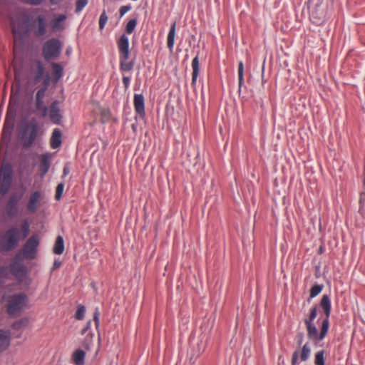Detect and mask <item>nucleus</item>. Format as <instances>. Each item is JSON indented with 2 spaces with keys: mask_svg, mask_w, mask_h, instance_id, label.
Returning <instances> with one entry per match:
<instances>
[{
  "mask_svg": "<svg viewBox=\"0 0 365 365\" xmlns=\"http://www.w3.org/2000/svg\"><path fill=\"white\" fill-rule=\"evenodd\" d=\"M61 265V262H55L53 264L54 267H58Z\"/></svg>",
  "mask_w": 365,
  "mask_h": 365,
  "instance_id": "nucleus-49",
  "label": "nucleus"
},
{
  "mask_svg": "<svg viewBox=\"0 0 365 365\" xmlns=\"http://www.w3.org/2000/svg\"><path fill=\"white\" fill-rule=\"evenodd\" d=\"M93 338V334L91 332H89L86 335V336L83 342V346L84 348H86V349H89V346L92 342Z\"/></svg>",
  "mask_w": 365,
  "mask_h": 365,
  "instance_id": "nucleus-37",
  "label": "nucleus"
},
{
  "mask_svg": "<svg viewBox=\"0 0 365 365\" xmlns=\"http://www.w3.org/2000/svg\"><path fill=\"white\" fill-rule=\"evenodd\" d=\"M18 199L15 195H13L10 197L9 200L8 201V203L6 205V212L7 215L10 217L15 216L18 210L16 207Z\"/></svg>",
  "mask_w": 365,
  "mask_h": 365,
  "instance_id": "nucleus-20",
  "label": "nucleus"
},
{
  "mask_svg": "<svg viewBox=\"0 0 365 365\" xmlns=\"http://www.w3.org/2000/svg\"><path fill=\"white\" fill-rule=\"evenodd\" d=\"M86 352L82 349H76L73 354V360L76 365L85 364Z\"/></svg>",
  "mask_w": 365,
  "mask_h": 365,
  "instance_id": "nucleus-26",
  "label": "nucleus"
},
{
  "mask_svg": "<svg viewBox=\"0 0 365 365\" xmlns=\"http://www.w3.org/2000/svg\"><path fill=\"white\" fill-rule=\"evenodd\" d=\"M45 90L41 88L36 93V108L38 110H41L42 112V116H46L47 115V108L43 105V98L44 96Z\"/></svg>",
  "mask_w": 365,
  "mask_h": 365,
  "instance_id": "nucleus-18",
  "label": "nucleus"
},
{
  "mask_svg": "<svg viewBox=\"0 0 365 365\" xmlns=\"http://www.w3.org/2000/svg\"><path fill=\"white\" fill-rule=\"evenodd\" d=\"M12 179V170L9 165L2 168L0 175V194L5 195L10 189Z\"/></svg>",
  "mask_w": 365,
  "mask_h": 365,
  "instance_id": "nucleus-10",
  "label": "nucleus"
},
{
  "mask_svg": "<svg viewBox=\"0 0 365 365\" xmlns=\"http://www.w3.org/2000/svg\"><path fill=\"white\" fill-rule=\"evenodd\" d=\"M310 354L311 349L309 344V343H306L301 350L297 349L293 352L292 356V365L299 364V357H300L302 361H307L309 358Z\"/></svg>",
  "mask_w": 365,
  "mask_h": 365,
  "instance_id": "nucleus-11",
  "label": "nucleus"
},
{
  "mask_svg": "<svg viewBox=\"0 0 365 365\" xmlns=\"http://www.w3.org/2000/svg\"><path fill=\"white\" fill-rule=\"evenodd\" d=\"M43 194L41 191H33L29 198L26 205V210L29 213H35L43 205Z\"/></svg>",
  "mask_w": 365,
  "mask_h": 365,
  "instance_id": "nucleus-9",
  "label": "nucleus"
},
{
  "mask_svg": "<svg viewBox=\"0 0 365 365\" xmlns=\"http://www.w3.org/2000/svg\"><path fill=\"white\" fill-rule=\"evenodd\" d=\"M86 308L83 305H78L75 313V318L77 320H82L85 317Z\"/></svg>",
  "mask_w": 365,
  "mask_h": 365,
  "instance_id": "nucleus-31",
  "label": "nucleus"
},
{
  "mask_svg": "<svg viewBox=\"0 0 365 365\" xmlns=\"http://www.w3.org/2000/svg\"><path fill=\"white\" fill-rule=\"evenodd\" d=\"M39 245V237L38 235H34L30 237L24 244L21 251L16 255V257H19L20 255L26 259H33L36 257L37 247Z\"/></svg>",
  "mask_w": 365,
  "mask_h": 365,
  "instance_id": "nucleus-8",
  "label": "nucleus"
},
{
  "mask_svg": "<svg viewBox=\"0 0 365 365\" xmlns=\"http://www.w3.org/2000/svg\"><path fill=\"white\" fill-rule=\"evenodd\" d=\"M238 78L239 86H241L244 79V64L242 61H240L238 64Z\"/></svg>",
  "mask_w": 365,
  "mask_h": 365,
  "instance_id": "nucleus-35",
  "label": "nucleus"
},
{
  "mask_svg": "<svg viewBox=\"0 0 365 365\" xmlns=\"http://www.w3.org/2000/svg\"><path fill=\"white\" fill-rule=\"evenodd\" d=\"M108 16L106 15V11H103L99 18V29L103 30L108 21Z\"/></svg>",
  "mask_w": 365,
  "mask_h": 365,
  "instance_id": "nucleus-34",
  "label": "nucleus"
},
{
  "mask_svg": "<svg viewBox=\"0 0 365 365\" xmlns=\"http://www.w3.org/2000/svg\"><path fill=\"white\" fill-rule=\"evenodd\" d=\"M40 125L36 119L21 123L18 133V138L24 148H29L38 138Z\"/></svg>",
  "mask_w": 365,
  "mask_h": 365,
  "instance_id": "nucleus-3",
  "label": "nucleus"
},
{
  "mask_svg": "<svg viewBox=\"0 0 365 365\" xmlns=\"http://www.w3.org/2000/svg\"><path fill=\"white\" fill-rule=\"evenodd\" d=\"M63 189H64V185L63 183H60L57 185V187L56 190V195H55V198L56 200L61 199L63 192Z\"/></svg>",
  "mask_w": 365,
  "mask_h": 365,
  "instance_id": "nucleus-38",
  "label": "nucleus"
},
{
  "mask_svg": "<svg viewBox=\"0 0 365 365\" xmlns=\"http://www.w3.org/2000/svg\"><path fill=\"white\" fill-rule=\"evenodd\" d=\"M137 25V20L135 19L130 20L125 27V31L128 34H130L135 30Z\"/></svg>",
  "mask_w": 365,
  "mask_h": 365,
  "instance_id": "nucleus-33",
  "label": "nucleus"
},
{
  "mask_svg": "<svg viewBox=\"0 0 365 365\" xmlns=\"http://www.w3.org/2000/svg\"><path fill=\"white\" fill-rule=\"evenodd\" d=\"M29 234V224L26 220L22 223L21 228L16 226L9 227L1 236L0 245L3 250L11 251L16 247L21 240Z\"/></svg>",
  "mask_w": 365,
  "mask_h": 365,
  "instance_id": "nucleus-2",
  "label": "nucleus"
},
{
  "mask_svg": "<svg viewBox=\"0 0 365 365\" xmlns=\"http://www.w3.org/2000/svg\"><path fill=\"white\" fill-rule=\"evenodd\" d=\"M323 289V285L315 284L310 290V297L314 298L317 297Z\"/></svg>",
  "mask_w": 365,
  "mask_h": 365,
  "instance_id": "nucleus-32",
  "label": "nucleus"
},
{
  "mask_svg": "<svg viewBox=\"0 0 365 365\" xmlns=\"http://www.w3.org/2000/svg\"><path fill=\"white\" fill-rule=\"evenodd\" d=\"M131 7L130 6H122L119 9V13L120 16L125 15L128 11H130Z\"/></svg>",
  "mask_w": 365,
  "mask_h": 365,
  "instance_id": "nucleus-43",
  "label": "nucleus"
},
{
  "mask_svg": "<svg viewBox=\"0 0 365 365\" xmlns=\"http://www.w3.org/2000/svg\"><path fill=\"white\" fill-rule=\"evenodd\" d=\"M329 2L330 0H309V19L314 24L320 25L325 21Z\"/></svg>",
  "mask_w": 365,
  "mask_h": 365,
  "instance_id": "nucleus-4",
  "label": "nucleus"
},
{
  "mask_svg": "<svg viewBox=\"0 0 365 365\" xmlns=\"http://www.w3.org/2000/svg\"><path fill=\"white\" fill-rule=\"evenodd\" d=\"M315 365H324V352L323 350L319 351L315 354Z\"/></svg>",
  "mask_w": 365,
  "mask_h": 365,
  "instance_id": "nucleus-30",
  "label": "nucleus"
},
{
  "mask_svg": "<svg viewBox=\"0 0 365 365\" xmlns=\"http://www.w3.org/2000/svg\"><path fill=\"white\" fill-rule=\"evenodd\" d=\"M32 27L36 36H43L46 34L47 23L44 16L39 15L33 21Z\"/></svg>",
  "mask_w": 365,
  "mask_h": 365,
  "instance_id": "nucleus-12",
  "label": "nucleus"
},
{
  "mask_svg": "<svg viewBox=\"0 0 365 365\" xmlns=\"http://www.w3.org/2000/svg\"><path fill=\"white\" fill-rule=\"evenodd\" d=\"M62 48L61 42L55 38L46 41L43 46L42 53L44 59L49 61L58 57Z\"/></svg>",
  "mask_w": 365,
  "mask_h": 365,
  "instance_id": "nucleus-6",
  "label": "nucleus"
},
{
  "mask_svg": "<svg viewBox=\"0 0 365 365\" xmlns=\"http://www.w3.org/2000/svg\"><path fill=\"white\" fill-rule=\"evenodd\" d=\"M52 69L55 81H58L63 76V67L57 63H53Z\"/></svg>",
  "mask_w": 365,
  "mask_h": 365,
  "instance_id": "nucleus-28",
  "label": "nucleus"
},
{
  "mask_svg": "<svg viewBox=\"0 0 365 365\" xmlns=\"http://www.w3.org/2000/svg\"><path fill=\"white\" fill-rule=\"evenodd\" d=\"M10 269L12 274L16 278H22L26 272L25 266L17 262H13L10 264Z\"/></svg>",
  "mask_w": 365,
  "mask_h": 365,
  "instance_id": "nucleus-17",
  "label": "nucleus"
},
{
  "mask_svg": "<svg viewBox=\"0 0 365 365\" xmlns=\"http://www.w3.org/2000/svg\"><path fill=\"white\" fill-rule=\"evenodd\" d=\"M11 24H12V31H13V34H14V52L16 53V49H17V46H18V43H21V39L19 37V32L16 28V26L14 23V21H11Z\"/></svg>",
  "mask_w": 365,
  "mask_h": 365,
  "instance_id": "nucleus-29",
  "label": "nucleus"
},
{
  "mask_svg": "<svg viewBox=\"0 0 365 365\" xmlns=\"http://www.w3.org/2000/svg\"><path fill=\"white\" fill-rule=\"evenodd\" d=\"M119 53L120 70L122 72L131 71L135 65V60L129 61V39L127 36L123 34L117 41Z\"/></svg>",
  "mask_w": 365,
  "mask_h": 365,
  "instance_id": "nucleus-5",
  "label": "nucleus"
},
{
  "mask_svg": "<svg viewBox=\"0 0 365 365\" xmlns=\"http://www.w3.org/2000/svg\"><path fill=\"white\" fill-rule=\"evenodd\" d=\"M320 306L322 308L325 318L323 319L321 325L320 332L318 333V330L314 324V320L316 319L317 315V307L314 306L311 310L309 315L307 318L304 319V322L306 325L307 337L310 340L322 341L328 332L329 327V316L331 313V300L328 295H323Z\"/></svg>",
  "mask_w": 365,
  "mask_h": 365,
  "instance_id": "nucleus-1",
  "label": "nucleus"
},
{
  "mask_svg": "<svg viewBox=\"0 0 365 365\" xmlns=\"http://www.w3.org/2000/svg\"><path fill=\"white\" fill-rule=\"evenodd\" d=\"M359 211H361L365 203V188H362V190L359 195Z\"/></svg>",
  "mask_w": 365,
  "mask_h": 365,
  "instance_id": "nucleus-39",
  "label": "nucleus"
},
{
  "mask_svg": "<svg viewBox=\"0 0 365 365\" xmlns=\"http://www.w3.org/2000/svg\"><path fill=\"white\" fill-rule=\"evenodd\" d=\"M8 268L7 267H0V277L1 279L6 278L8 276Z\"/></svg>",
  "mask_w": 365,
  "mask_h": 365,
  "instance_id": "nucleus-41",
  "label": "nucleus"
},
{
  "mask_svg": "<svg viewBox=\"0 0 365 365\" xmlns=\"http://www.w3.org/2000/svg\"><path fill=\"white\" fill-rule=\"evenodd\" d=\"M13 129L9 128H3L2 130V138L3 139H9L11 133H12Z\"/></svg>",
  "mask_w": 365,
  "mask_h": 365,
  "instance_id": "nucleus-40",
  "label": "nucleus"
},
{
  "mask_svg": "<svg viewBox=\"0 0 365 365\" xmlns=\"http://www.w3.org/2000/svg\"><path fill=\"white\" fill-rule=\"evenodd\" d=\"M49 117L52 123L54 124H59L61 123L62 116L60 113L58 103L57 101H54L51 105L49 109Z\"/></svg>",
  "mask_w": 365,
  "mask_h": 365,
  "instance_id": "nucleus-16",
  "label": "nucleus"
},
{
  "mask_svg": "<svg viewBox=\"0 0 365 365\" xmlns=\"http://www.w3.org/2000/svg\"><path fill=\"white\" fill-rule=\"evenodd\" d=\"M87 4L88 0H77L76 3V12L78 13L81 11Z\"/></svg>",
  "mask_w": 365,
  "mask_h": 365,
  "instance_id": "nucleus-36",
  "label": "nucleus"
},
{
  "mask_svg": "<svg viewBox=\"0 0 365 365\" xmlns=\"http://www.w3.org/2000/svg\"><path fill=\"white\" fill-rule=\"evenodd\" d=\"M99 315H100L98 309H96L93 314V320L95 322V325H96V328L98 327L99 324H100Z\"/></svg>",
  "mask_w": 365,
  "mask_h": 365,
  "instance_id": "nucleus-42",
  "label": "nucleus"
},
{
  "mask_svg": "<svg viewBox=\"0 0 365 365\" xmlns=\"http://www.w3.org/2000/svg\"><path fill=\"white\" fill-rule=\"evenodd\" d=\"M133 105L135 112L140 116L145 115V100L142 94H135L133 98Z\"/></svg>",
  "mask_w": 365,
  "mask_h": 365,
  "instance_id": "nucleus-15",
  "label": "nucleus"
},
{
  "mask_svg": "<svg viewBox=\"0 0 365 365\" xmlns=\"http://www.w3.org/2000/svg\"><path fill=\"white\" fill-rule=\"evenodd\" d=\"M130 81V76H123V83L124 85L125 88H128L129 87Z\"/></svg>",
  "mask_w": 365,
  "mask_h": 365,
  "instance_id": "nucleus-44",
  "label": "nucleus"
},
{
  "mask_svg": "<svg viewBox=\"0 0 365 365\" xmlns=\"http://www.w3.org/2000/svg\"><path fill=\"white\" fill-rule=\"evenodd\" d=\"M32 72L34 74L35 81H40L44 73V67L43 63L39 61H36L32 68Z\"/></svg>",
  "mask_w": 365,
  "mask_h": 365,
  "instance_id": "nucleus-21",
  "label": "nucleus"
},
{
  "mask_svg": "<svg viewBox=\"0 0 365 365\" xmlns=\"http://www.w3.org/2000/svg\"><path fill=\"white\" fill-rule=\"evenodd\" d=\"M26 299V295L24 293L12 295L9 298L7 304L8 314L11 317L18 316L22 309L25 307Z\"/></svg>",
  "mask_w": 365,
  "mask_h": 365,
  "instance_id": "nucleus-7",
  "label": "nucleus"
},
{
  "mask_svg": "<svg viewBox=\"0 0 365 365\" xmlns=\"http://www.w3.org/2000/svg\"><path fill=\"white\" fill-rule=\"evenodd\" d=\"M26 2L32 5H39L42 3L43 0H26Z\"/></svg>",
  "mask_w": 365,
  "mask_h": 365,
  "instance_id": "nucleus-47",
  "label": "nucleus"
},
{
  "mask_svg": "<svg viewBox=\"0 0 365 365\" xmlns=\"http://www.w3.org/2000/svg\"><path fill=\"white\" fill-rule=\"evenodd\" d=\"M67 19L66 14H56L50 22V26L53 32L61 31L65 29V22Z\"/></svg>",
  "mask_w": 365,
  "mask_h": 365,
  "instance_id": "nucleus-14",
  "label": "nucleus"
},
{
  "mask_svg": "<svg viewBox=\"0 0 365 365\" xmlns=\"http://www.w3.org/2000/svg\"><path fill=\"white\" fill-rule=\"evenodd\" d=\"M10 341V332L0 330V351L6 349L9 346Z\"/></svg>",
  "mask_w": 365,
  "mask_h": 365,
  "instance_id": "nucleus-22",
  "label": "nucleus"
},
{
  "mask_svg": "<svg viewBox=\"0 0 365 365\" xmlns=\"http://www.w3.org/2000/svg\"><path fill=\"white\" fill-rule=\"evenodd\" d=\"M64 250V242L61 236H58L56 239L54 247L53 249V253L56 255H61Z\"/></svg>",
  "mask_w": 365,
  "mask_h": 365,
  "instance_id": "nucleus-27",
  "label": "nucleus"
},
{
  "mask_svg": "<svg viewBox=\"0 0 365 365\" xmlns=\"http://www.w3.org/2000/svg\"><path fill=\"white\" fill-rule=\"evenodd\" d=\"M175 28H176V22L175 21L171 25V27L169 30L168 37H167V46L169 48L170 52L173 51L174 44H175Z\"/></svg>",
  "mask_w": 365,
  "mask_h": 365,
  "instance_id": "nucleus-23",
  "label": "nucleus"
},
{
  "mask_svg": "<svg viewBox=\"0 0 365 365\" xmlns=\"http://www.w3.org/2000/svg\"><path fill=\"white\" fill-rule=\"evenodd\" d=\"M15 122V113L11 110V104L9 105L4 127L14 129Z\"/></svg>",
  "mask_w": 365,
  "mask_h": 365,
  "instance_id": "nucleus-25",
  "label": "nucleus"
},
{
  "mask_svg": "<svg viewBox=\"0 0 365 365\" xmlns=\"http://www.w3.org/2000/svg\"><path fill=\"white\" fill-rule=\"evenodd\" d=\"M91 326V321H88L86 323V327L81 330V335H84L87 333V331L90 329Z\"/></svg>",
  "mask_w": 365,
  "mask_h": 365,
  "instance_id": "nucleus-45",
  "label": "nucleus"
},
{
  "mask_svg": "<svg viewBox=\"0 0 365 365\" xmlns=\"http://www.w3.org/2000/svg\"><path fill=\"white\" fill-rule=\"evenodd\" d=\"M61 136V130L58 128H55L50 139V146L51 148L56 149L61 146L62 143Z\"/></svg>",
  "mask_w": 365,
  "mask_h": 365,
  "instance_id": "nucleus-19",
  "label": "nucleus"
},
{
  "mask_svg": "<svg viewBox=\"0 0 365 365\" xmlns=\"http://www.w3.org/2000/svg\"><path fill=\"white\" fill-rule=\"evenodd\" d=\"M304 339L303 333L300 332L297 335V342L299 346H301Z\"/></svg>",
  "mask_w": 365,
  "mask_h": 365,
  "instance_id": "nucleus-46",
  "label": "nucleus"
},
{
  "mask_svg": "<svg viewBox=\"0 0 365 365\" xmlns=\"http://www.w3.org/2000/svg\"><path fill=\"white\" fill-rule=\"evenodd\" d=\"M52 154L50 153H46L41 154L38 156L39 158V165L38 170L40 172L41 176H44L48 171L51 163L52 160Z\"/></svg>",
  "mask_w": 365,
  "mask_h": 365,
  "instance_id": "nucleus-13",
  "label": "nucleus"
},
{
  "mask_svg": "<svg viewBox=\"0 0 365 365\" xmlns=\"http://www.w3.org/2000/svg\"><path fill=\"white\" fill-rule=\"evenodd\" d=\"M61 0H50V2L53 5L58 4Z\"/></svg>",
  "mask_w": 365,
  "mask_h": 365,
  "instance_id": "nucleus-48",
  "label": "nucleus"
},
{
  "mask_svg": "<svg viewBox=\"0 0 365 365\" xmlns=\"http://www.w3.org/2000/svg\"><path fill=\"white\" fill-rule=\"evenodd\" d=\"M192 85H195L196 83L197 78L199 75L200 63L198 55H196V56L192 59Z\"/></svg>",
  "mask_w": 365,
  "mask_h": 365,
  "instance_id": "nucleus-24",
  "label": "nucleus"
}]
</instances>
